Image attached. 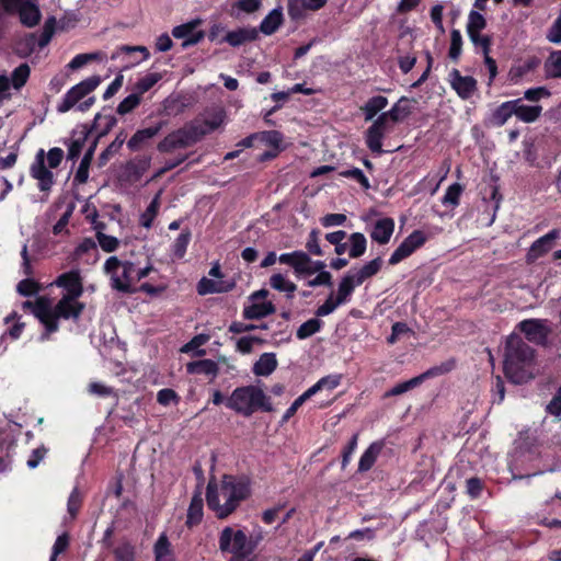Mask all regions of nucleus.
Wrapping results in <instances>:
<instances>
[{
  "label": "nucleus",
  "instance_id": "obj_59",
  "mask_svg": "<svg viewBox=\"0 0 561 561\" xmlns=\"http://www.w3.org/2000/svg\"><path fill=\"white\" fill-rule=\"evenodd\" d=\"M462 46V36L458 30H453L450 32V47H449V57L454 60H457L461 54Z\"/></svg>",
  "mask_w": 561,
  "mask_h": 561
},
{
  "label": "nucleus",
  "instance_id": "obj_62",
  "mask_svg": "<svg viewBox=\"0 0 561 561\" xmlns=\"http://www.w3.org/2000/svg\"><path fill=\"white\" fill-rule=\"evenodd\" d=\"M325 263L323 261H312L308 255V262H305L302 265V270L298 271L299 276H309L314 273H320L324 271Z\"/></svg>",
  "mask_w": 561,
  "mask_h": 561
},
{
  "label": "nucleus",
  "instance_id": "obj_38",
  "mask_svg": "<svg viewBox=\"0 0 561 561\" xmlns=\"http://www.w3.org/2000/svg\"><path fill=\"white\" fill-rule=\"evenodd\" d=\"M278 261L282 264L290 265L295 273L298 274V271L302 270V265L305 262H308V254L304 251H294L291 253H283L278 256Z\"/></svg>",
  "mask_w": 561,
  "mask_h": 561
},
{
  "label": "nucleus",
  "instance_id": "obj_29",
  "mask_svg": "<svg viewBox=\"0 0 561 561\" xmlns=\"http://www.w3.org/2000/svg\"><path fill=\"white\" fill-rule=\"evenodd\" d=\"M154 561H175L172 545L165 534H161L153 546Z\"/></svg>",
  "mask_w": 561,
  "mask_h": 561
},
{
  "label": "nucleus",
  "instance_id": "obj_4",
  "mask_svg": "<svg viewBox=\"0 0 561 561\" xmlns=\"http://www.w3.org/2000/svg\"><path fill=\"white\" fill-rule=\"evenodd\" d=\"M226 407L247 417L257 410L272 411L270 398L253 385L236 388L227 399Z\"/></svg>",
  "mask_w": 561,
  "mask_h": 561
},
{
  "label": "nucleus",
  "instance_id": "obj_1",
  "mask_svg": "<svg viewBox=\"0 0 561 561\" xmlns=\"http://www.w3.org/2000/svg\"><path fill=\"white\" fill-rule=\"evenodd\" d=\"M55 284L65 290L64 296L54 309L45 302L38 301L34 308V314L45 327V333L41 336L44 341L58 329L57 319H77L83 310V305L78 301L82 294V284L78 271H70L58 276Z\"/></svg>",
  "mask_w": 561,
  "mask_h": 561
},
{
  "label": "nucleus",
  "instance_id": "obj_55",
  "mask_svg": "<svg viewBox=\"0 0 561 561\" xmlns=\"http://www.w3.org/2000/svg\"><path fill=\"white\" fill-rule=\"evenodd\" d=\"M140 101L141 96H139L136 92H133L118 104L116 111L119 115L128 114L140 104Z\"/></svg>",
  "mask_w": 561,
  "mask_h": 561
},
{
  "label": "nucleus",
  "instance_id": "obj_41",
  "mask_svg": "<svg viewBox=\"0 0 561 561\" xmlns=\"http://www.w3.org/2000/svg\"><path fill=\"white\" fill-rule=\"evenodd\" d=\"M203 518V499L202 494H195L192 497L188 511H187V524L190 526L198 524Z\"/></svg>",
  "mask_w": 561,
  "mask_h": 561
},
{
  "label": "nucleus",
  "instance_id": "obj_36",
  "mask_svg": "<svg viewBox=\"0 0 561 561\" xmlns=\"http://www.w3.org/2000/svg\"><path fill=\"white\" fill-rule=\"evenodd\" d=\"M430 375H431V371H426V373H424L420 376H416L410 380L400 382V383L396 385L393 388H391L386 393V396L393 397V396H400L402 393H405V392L410 391L411 389L420 386L425 380V378L428 377Z\"/></svg>",
  "mask_w": 561,
  "mask_h": 561
},
{
  "label": "nucleus",
  "instance_id": "obj_37",
  "mask_svg": "<svg viewBox=\"0 0 561 561\" xmlns=\"http://www.w3.org/2000/svg\"><path fill=\"white\" fill-rule=\"evenodd\" d=\"M388 105V100L385 96L377 95L370 98L366 104L362 107L365 119L371 121L380 111H382Z\"/></svg>",
  "mask_w": 561,
  "mask_h": 561
},
{
  "label": "nucleus",
  "instance_id": "obj_57",
  "mask_svg": "<svg viewBox=\"0 0 561 561\" xmlns=\"http://www.w3.org/2000/svg\"><path fill=\"white\" fill-rule=\"evenodd\" d=\"M462 193V187L460 184L458 183H454L453 185H450L444 197H443V204L448 206H457L459 204V198H460V195Z\"/></svg>",
  "mask_w": 561,
  "mask_h": 561
},
{
  "label": "nucleus",
  "instance_id": "obj_14",
  "mask_svg": "<svg viewBox=\"0 0 561 561\" xmlns=\"http://www.w3.org/2000/svg\"><path fill=\"white\" fill-rule=\"evenodd\" d=\"M202 24L201 19H194L184 24L174 26L172 30V35L175 38L184 39L182 43L183 48H187L190 46L198 44L205 36L204 31L197 30V27Z\"/></svg>",
  "mask_w": 561,
  "mask_h": 561
},
{
  "label": "nucleus",
  "instance_id": "obj_40",
  "mask_svg": "<svg viewBox=\"0 0 561 561\" xmlns=\"http://www.w3.org/2000/svg\"><path fill=\"white\" fill-rule=\"evenodd\" d=\"M341 380H342L341 375H329V376H325V377L321 378L320 380H318L312 387L307 389V391L312 397L317 392L324 390V389L333 390L341 383Z\"/></svg>",
  "mask_w": 561,
  "mask_h": 561
},
{
  "label": "nucleus",
  "instance_id": "obj_18",
  "mask_svg": "<svg viewBox=\"0 0 561 561\" xmlns=\"http://www.w3.org/2000/svg\"><path fill=\"white\" fill-rule=\"evenodd\" d=\"M226 119V111L221 107H215L206 111L203 117L194 121V125L201 131V138L218 127H220Z\"/></svg>",
  "mask_w": 561,
  "mask_h": 561
},
{
  "label": "nucleus",
  "instance_id": "obj_2",
  "mask_svg": "<svg viewBox=\"0 0 561 561\" xmlns=\"http://www.w3.org/2000/svg\"><path fill=\"white\" fill-rule=\"evenodd\" d=\"M250 495V483L245 478L224 476L219 483L209 481L206 500L209 510L218 518H226Z\"/></svg>",
  "mask_w": 561,
  "mask_h": 561
},
{
  "label": "nucleus",
  "instance_id": "obj_51",
  "mask_svg": "<svg viewBox=\"0 0 561 561\" xmlns=\"http://www.w3.org/2000/svg\"><path fill=\"white\" fill-rule=\"evenodd\" d=\"M38 48L37 36L34 34L26 35L24 38L19 41L15 46V50L20 56L26 57Z\"/></svg>",
  "mask_w": 561,
  "mask_h": 561
},
{
  "label": "nucleus",
  "instance_id": "obj_45",
  "mask_svg": "<svg viewBox=\"0 0 561 561\" xmlns=\"http://www.w3.org/2000/svg\"><path fill=\"white\" fill-rule=\"evenodd\" d=\"M270 285L275 290L284 291L288 296H291L296 290V285L293 282H290L286 276L279 273L271 276Z\"/></svg>",
  "mask_w": 561,
  "mask_h": 561
},
{
  "label": "nucleus",
  "instance_id": "obj_22",
  "mask_svg": "<svg viewBox=\"0 0 561 561\" xmlns=\"http://www.w3.org/2000/svg\"><path fill=\"white\" fill-rule=\"evenodd\" d=\"M394 231V221L391 218L378 219L373 228L370 238L379 244H387Z\"/></svg>",
  "mask_w": 561,
  "mask_h": 561
},
{
  "label": "nucleus",
  "instance_id": "obj_9",
  "mask_svg": "<svg viewBox=\"0 0 561 561\" xmlns=\"http://www.w3.org/2000/svg\"><path fill=\"white\" fill-rule=\"evenodd\" d=\"M201 139V131L190 123L183 128L174 130L165 136L159 144L158 150L160 152H171L175 149L186 148Z\"/></svg>",
  "mask_w": 561,
  "mask_h": 561
},
{
  "label": "nucleus",
  "instance_id": "obj_28",
  "mask_svg": "<svg viewBox=\"0 0 561 561\" xmlns=\"http://www.w3.org/2000/svg\"><path fill=\"white\" fill-rule=\"evenodd\" d=\"M412 111L411 100L402 96L390 111L382 113L380 116H385V121L389 123L391 119L393 123L405 119Z\"/></svg>",
  "mask_w": 561,
  "mask_h": 561
},
{
  "label": "nucleus",
  "instance_id": "obj_26",
  "mask_svg": "<svg viewBox=\"0 0 561 561\" xmlns=\"http://www.w3.org/2000/svg\"><path fill=\"white\" fill-rule=\"evenodd\" d=\"M328 0H288V13L293 19L302 15L305 10L318 11L327 4Z\"/></svg>",
  "mask_w": 561,
  "mask_h": 561
},
{
  "label": "nucleus",
  "instance_id": "obj_54",
  "mask_svg": "<svg viewBox=\"0 0 561 561\" xmlns=\"http://www.w3.org/2000/svg\"><path fill=\"white\" fill-rule=\"evenodd\" d=\"M30 67L27 64H22L16 67L12 72L11 83L14 89H21L30 77Z\"/></svg>",
  "mask_w": 561,
  "mask_h": 561
},
{
  "label": "nucleus",
  "instance_id": "obj_20",
  "mask_svg": "<svg viewBox=\"0 0 561 561\" xmlns=\"http://www.w3.org/2000/svg\"><path fill=\"white\" fill-rule=\"evenodd\" d=\"M559 231L553 229L547 234L537 239L529 248L526 259L527 262H535L543 254L548 253L554 245L556 240L559 238Z\"/></svg>",
  "mask_w": 561,
  "mask_h": 561
},
{
  "label": "nucleus",
  "instance_id": "obj_35",
  "mask_svg": "<svg viewBox=\"0 0 561 561\" xmlns=\"http://www.w3.org/2000/svg\"><path fill=\"white\" fill-rule=\"evenodd\" d=\"M347 244L350 257L357 259L366 252L367 240L363 233L354 232L350 236Z\"/></svg>",
  "mask_w": 561,
  "mask_h": 561
},
{
  "label": "nucleus",
  "instance_id": "obj_13",
  "mask_svg": "<svg viewBox=\"0 0 561 561\" xmlns=\"http://www.w3.org/2000/svg\"><path fill=\"white\" fill-rule=\"evenodd\" d=\"M30 175L37 181V186L42 192H48L55 183V176L45 163V150L39 149L30 167Z\"/></svg>",
  "mask_w": 561,
  "mask_h": 561
},
{
  "label": "nucleus",
  "instance_id": "obj_19",
  "mask_svg": "<svg viewBox=\"0 0 561 561\" xmlns=\"http://www.w3.org/2000/svg\"><path fill=\"white\" fill-rule=\"evenodd\" d=\"M449 83L459 98L467 100L477 90V80L471 76H462L459 70L453 69L449 75Z\"/></svg>",
  "mask_w": 561,
  "mask_h": 561
},
{
  "label": "nucleus",
  "instance_id": "obj_43",
  "mask_svg": "<svg viewBox=\"0 0 561 561\" xmlns=\"http://www.w3.org/2000/svg\"><path fill=\"white\" fill-rule=\"evenodd\" d=\"M548 78H561V50L552 51L545 64Z\"/></svg>",
  "mask_w": 561,
  "mask_h": 561
},
{
  "label": "nucleus",
  "instance_id": "obj_23",
  "mask_svg": "<svg viewBox=\"0 0 561 561\" xmlns=\"http://www.w3.org/2000/svg\"><path fill=\"white\" fill-rule=\"evenodd\" d=\"M164 126L165 122H159L156 126L137 130L127 142L128 149L131 151L139 150L142 144L157 136Z\"/></svg>",
  "mask_w": 561,
  "mask_h": 561
},
{
  "label": "nucleus",
  "instance_id": "obj_6",
  "mask_svg": "<svg viewBox=\"0 0 561 561\" xmlns=\"http://www.w3.org/2000/svg\"><path fill=\"white\" fill-rule=\"evenodd\" d=\"M103 272L110 277L111 287L121 293H135L137 290L133 283L134 263L119 260L117 256H110L104 265Z\"/></svg>",
  "mask_w": 561,
  "mask_h": 561
},
{
  "label": "nucleus",
  "instance_id": "obj_42",
  "mask_svg": "<svg viewBox=\"0 0 561 561\" xmlns=\"http://www.w3.org/2000/svg\"><path fill=\"white\" fill-rule=\"evenodd\" d=\"M105 55L101 51L76 55L67 65L70 70H79L94 60H103Z\"/></svg>",
  "mask_w": 561,
  "mask_h": 561
},
{
  "label": "nucleus",
  "instance_id": "obj_44",
  "mask_svg": "<svg viewBox=\"0 0 561 561\" xmlns=\"http://www.w3.org/2000/svg\"><path fill=\"white\" fill-rule=\"evenodd\" d=\"M162 76L158 72H150L141 77L134 87V92H136L139 96L149 91L158 81H160Z\"/></svg>",
  "mask_w": 561,
  "mask_h": 561
},
{
  "label": "nucleus",
  "instance_id": "obj_30",
  "mask_svg": "<svg viewBox=\"0 0 561 561\" xmlns=\"http://www.w3.org/2000/svg\"><path fill=\"white\" fill-rule=\"evenodd\" d=\"M283 23V11L280 8L273 9L261 22L260 32L264 35L274 34Z\"/></svg>",
  "mask_w": 561,
  "mask_h": 561
},
{
  "label": "nucleus",
  "instance_id": "obj_11",
  "mask_svg": "<svg viewBox=\"0 0 561 561\" xmlns=\"http://www.w3.org/2000/svg\"><path fill=\"white\" fill-rule=\"evenodd\" d=\"M5 11L18 12L20 21L25 26L32 27L36 25L41 19L38 7L33 0H1Z\"/></svg>",
  "mask_w": 561,
  "mask_h": 561
},
{
  "label": "nucleus",
  "instance_id": "obj_46",
  "mask_svg": "<svg viewBox=\"0 0 561 561\" xmlns=\"http://www.w3.org/2000/svg\"><path fill=\"white\" fill-rule=\"evenodd\" d=\"M262 7V0H236L232 4V14L239 13H254Z\"/></svg>",
  "mask_w": 561,
  "mask_h": 561
},
{
  "label": "nucleus",
  "instance_id": "obj_56",
  "mask_svg": "<svg viewBox=\"0 0 561 561\" xmlns=\"http://www.w3.org/2000/svg\"><path fill=\"white\" fill-rule=\"evenodd\" d=\"M96 240L101 249L105 252H114L119 247V240L117 238L105 234L101 231L96 232Z\"/></svg>",
  "mask_w": 561,
  "mask_h": 561
},
{
  "label": "nucleus",
  "instance_id": "obj_49",
  "mask_svg": "<svg viewBox=\"0 0 561 561\" xmlns=\"http://www.w3.org/2000/svg\"><path fill=\"white\" fill-rule=\"evenodd\" d=\"M93 156V148H90L89 151L82 158L79 168L75 174V183L83 184L88 181L89 178V167Z\"/></svg>",
  "mask_w": 561,
  "mask_h": 561
},
{
  "label": "nucleus",
  "instance_id": "obj_64",
  "mask_svg": "<svg viewBox=\"0 0 561 561\" xmlns=\"http://www.w3.org/2000/svg\"><path fill=\"white\" fill-rule=\"evenodd\" d=\"M547 39L553 44H561V15H559L547 33Z\"/></svg>",
  "mask_w": 561,
  "mask_h": 561
},
{
  "label": "nucleus",
  "instance_id": "obj_53",
  "mask_svg": "<svg viewBox=\"0 0 561 561\" xmlns=\"http://www.w3.org/2000/svg\"><path fill=\"white\" fill-rule=\"evenodd\" d=\"M486 26L485 18L478 11H471L468 15L467 33H481Z\"/></svg>",
  "mask_w": 561,
  "mask_h": 561
},
{
  "label": "nucleus",
  "instance_id": "obj_12",
  "mask_svg": "<svg viewBox=\"0 0 561 561\" xmlns=\"http://www.w3.org/2000/svg\"><path fill=\"white\" fill-rule=\"evenodd\" d=\"M430 236L422 230L412 231L393 251L389 259V264L396 265L402 260L410 256L414 251L420 249L428 240Z\"/></svg>",
  "mask_w": 561,
  "mask_h": 561
},
{
  "label": "nucleus",
  "instance_id": "obj_34",
  "mask_svg": "<svg viewBox=\"0 0 561 561\" xmlns=\"http://www.w3.org/2000/svg\"><path fill=\"white\" fill-rule=\"evenodd\" d=\"M186 369L190 374H203L215 378L218 374V365L211 359H202L188 363Z\"/></svg>",
  "mask_w": 561,
  "mask_h": 561
},
{
  "label": "nucleus",
  "instance_id": "obj_52",
  "mask_svg": "<svg viewBox=\"0 0 561 561\" xmlns=\"http://www.w3.org/2000/svg\"><path fill=\"white\" fill-rule=\"evenodd\" d=\"M321 327H322V322L317 318H312V319L304 322L298 328L296 335L299 340H305V339L313 335L314 333L319 332Z\"/></svg>",
  "mask_w": 561,
  "mask_h": 561
},
{
  "label": "nucleus",
  "instance_id": "obj_10",
  "mask_svg": "<svg viewBox=\"0 0 561 561\" xmlns=\"http://www.w3.org/2000/svg\"><path fill=\"white\" fill-rule=\"evenodd\" d=\"M268 291L260 289L252 293L243 308V317L249 320L261 319L275 312L276 308L267 300Z\"/></svg>",
  "mask_w": 561,
  "mask_h": 561
},
{
  "label": "nucleus",
  "instance_id": "obj_31",
  "mask_svg": "<svg viewBox=\"0 0 561 561\" xmlns=\"http://www.w3.org/2000/svg\"><path fill=\"white\" fill-rule=\"evenodd\" d=\"M382 265V260L380 257H376L366 264H364L360 267H354L350 270L354 276L357 278V280L360 283V285L368 278L376 275Z\"/></svg>",
  "mask_w": 561,
  "mask_h": 561
},
{
  "label": "nucleus",
  "instance_id": "obj_33",
  "mask_svg": "<svg viewBox=\"0 0 561 561\" xmlns=\"http://www.w3.org/2000/svg\"><path fill=\"white\" fill-rule=\"evenodd\" d=\"M382 449V444L379 442H375L369 445V447L362 455L358 462V470L364 472L368 471L377 460L380 451Z\"/></svg>",
  "mask_w": 561,
  "mask_h": 561
},
{
  "label": "nucleus",
  "instance_id": "obj_7",
  "mask_svg": "<svg viewBox=\"0 0 561 561\" xmlns=\"http://www.w3.org/2000/svg\"><path fill=\"white\" fill-rule=\"evenodd\" d=\"M255 543L239 527H225L219 535V549L234 559H247L254 550Z\"/></svg>",
  "mask_w": 561,
  "mask_h": 561
},
{
  "label": "nucleus",
  "instance_id": "obj_50",
  "mask_svg": "<svg viewBox=\"0 0 561 561\" xmlns=\"http://www.w3.org/2000/svg\"><path fill=\"white\" fill-rule=\"evenodd\" d=\"M85 254L91 255V262H95L98 257V248L95 241L90 238L82 240L75 251L76 259H82Z\"/></svg>",
  "mask_w": 561,
  "mask_h": 561
},
{
  "label": "nucleus",
  "instance_id": "obj_32",
  "mask_svg": "<svg viewBox=\"0 0 561 561\" xmlns=\"http://www.w3.org/2000/svg\"><path fill=\"white\" fill-rule=\"evenodd\" d=\"M277 366L275 354L264 353L260 356L259 360L253 366V373L256 376H268Z\"/></svg>",
  "mask_w": 561,
  "mask_h": 561
},
{
  "label": "nucleus",
  "instance_id": "obj_8",
  "mask_svg": "<svg viewBox=\"0 0 561 561\" xmlns=\"http://www.w3.org/2000/svg\"><path fill=\"white\" fill-rule=\"evenodd\" d=\"M520 456L524 458L522 461L533 462L535 459L540 458L542 467L537 471L527 476H513L514 480L529 478L545 472H558L561 471V445L547 448L543 453L539 451L538 448H531L524 451L522 446L519 447Z\"/></svg>",
  "mask_w": 561,
  "mask_h": 561
},
{
  "label": "nucleus",
  "instance_id": "obj_60",
  "mask_svg": "<svg viewBox=\"0 0 561 561\" xmlns=\"http://www.w3.org/2000/svg\"><path fill=\"white\" fill-rule=\"evenodd\" d=\"M117 561H135V548L128 542L121 543L114 550Z\"/></svg>",
  "mask_w": 561,
  "mask_h": 561
},
{
  "label": "nucleus",
  "instance_id": "obj_16",
  "mask_svg": "<svg viewBox=\"0 0 561 561\" xmlns=\"http://www.w3.org/2000/svg\"><path fill=\"white\" fill-rule=\"evenodd\" d=\"M518 327L526 339L536 344H543L550 333L548 321L542 319L524 320Z\"/></svg>",
  "mask_w": 561,
  "mask_h": 561
},
{
  "label": "nucleus",
  "instance_id": "obj_15",
  "mask_svg": "<svg viewBox=\"0 0 561 561\" xmlns=\"http://www.w3.org/2000/svg\"><path fill=\"white\" fill-rule=\"evenodd\" d=\"M390 129V125L385 121V116L379 115L366 131V145L371 152L377 154L383 152L382 139Z\"/></svg>",
  "mask_w": 561,
  "mask_h": 561
},
{
  "label": "nucleus",
  "instance_id": "obj_17",
  "mask_svg": "<svg viewBox=\"0 0 561 561\" xmlns=\"http://www.w3.org/2000/svg\"><path fill=\"white\" fill-rule=\"evenodd\" d=\"M149 58V51L145 46H122L111 56L113 60H122L123 68L127 69Z\"/></svg>",
  "mask_w": 561,
  "mask_h": 561
},
{
  "label": "nucleus",
  "instance_id": "obj_25",
  "mask_svg": "<svg viewBox=\"0 0 561 561\" xmlns=\"http://www.w3.org/2000/svg\"><path fill=\"white\" fill-rule=\"evenodd\" d=\"M514 115L524 123H534L541 115L542 107L540 105H526L520 99L513 100Z\"/></svg>",
  "mask_w": 561,
  "mask_h": 561
},
{
  "label": "nucleus",
  "instance_id": "obj_61",
  "mask_svg": "<svg viewBox=\"0 0 561 561\" xmlns=\"http://www.w3.org/2000/svg\"><path fill=\"white\" fill-rule=\"evenodd\" d=\"M88 392L96 397H111L114 396V389L100 381H91L88 386Z\"/></svg>",
  "mask_w": 561,
  "mask_h": 561
},
{
  "label": "nucleus",
  "instance_id": "obj_47",
  "mask_svg": "<svg viewBox=\"0 0 561 561\" xmlns=\"http://www.w3.org/2000/svg\"><path fill=\"white\" fill-rule=\"evenodd\" d=\"M536 66V61L528 60L524 64L513 66L508 72V79L514 84H517L520 82L522 78L530 72Z\"/></svg>",
  "mask_w": 561,
  "mask_h": 561
},
{
  "label": "nucleus",
  "instance_id": "obj_27",
  "mask_svg": "<svg viewBox=\"0 0 561 561\" xmlns=\"http://www.w3.org/2000/svg\"><path fill=\"white\" fill-rule=\"evenodd\" d=\"M360 286V283L354 276V274L348 271L340 280L336 297L339 298V302H343L344 305L351 300L352 294L356 287Z\"/></svg>",
  "mask_w": 561,
  "mask_h": 561
},
{
  "label": "nucleus",
  "instance_id": "obj_24",
  "mask_svg": "<svg viewBox=\"0 0 561 561\" xmlns=\"http://www.w3.org/2000/svg\"><path fill=\"white\" fill-rule=\"evenodd\" d=\"M259 32L255 27H239L226 34L224 41L230 46L238 47L244 43L255 41Z\"/></svg>",
  "mask_w": 561,
  "mask_h": 561
},
{
  "label": "nucleus",
  "instance_id": "obj_58",
  "mask_svg": "<svg viewBox=\"0 0 561 561\" xmlns=\"http://www.w3.org/2000/svg\"><path fill=\"white\" fill-rule=\"evenodd\" d=\"M344 305L343 302H339V298L334 297L333 294H331L328 299L318 307L316 311L317 317H325L334 312V310Z\"/></svg>",
  "mask_w": 561,
  "mask_h": 561
},
{
  "label": "nucleus",
  "instance_id": "obj_21",
  "mask_svg": "<svg viewBox=\"0 0 561 561\" xmlns=\"http://www.w3.org/2000/svg\"><path fill=\"white\" fill-rule=\"evenodd\" d=\"M236 286V283L230 279H217L203 277L197 283V293L202 296L209 294H224L232 290Z\"/></svg>",
  "mask_w": 561,
  "mask_h": 561
},
{
  "label": "nucleus",
  "instance_id": "obj_5",
  "mask_svg": "<svg viewBox=\"0 0 561 561\" xmlns=\"http://www.w3.org/2000/svg\"><path fill=\"white\" fill-rule=\"evenodd\" d=\"M101 79L98 76H93L87 78L72 87L64 96L62 101L58 104L57 110L60 113H66L70 108L77 106L78 111L85 112L88 111L94 103V96H89L88 99L80 102L88 94H90L93 90L98 88Z\"/></svg>",
  "mask_w": 561,
  "mask_h": 561
},
{
  "label": "nucleus",
  "instance_id": "obj_48",
  "mask_svg": "<svg viewBox=\"0 0 561 561\" xmlns=\"http://www.w3.org/2000/svg\"><path fill=\"white\" fill-rule=\"evenodd\" d=\"M159 207H160V193H158L153 197V199L151 201V203L149 204V206L147 207L145 213L140 216L141 226H144L145 228L151 227L152 221L158 214Z\"/></svg>",
  "mask_w": 561,
  "mask_h": 561
},
{
  "label": "nucleus",
  "instance_id": "obj_63",
  "mask_svg": "<svg viewBox=\"0 0 561 561\" xmlns=\"http://www.w3.org/2000/svg\"><path fill=\"white\" fill-rule=\"evenodd\" d=\"M259 139L264 144L277 149L283 140V136L276 130H270L259 133Z\"/></svg>",
  "mask_w": 561,
  "mask_h": 561
},
{
  "label": "nucleus",
  "instance_id": "obj_39",
  "mask_svg": "<svg viewBox=\"0 0 561 561\" xmlns=\"http://www.w3.org/2000/svg\"><path fill=\"white\" fill-rule=\"evenodd\" d=\"M514 105L512 101H507L502 103L492 114V123L495 126H503L513 115H514Z\"/></svg>",
  "mask_w": 561,
  "mask_h": 561
},
{
  "label": "nucleus",
  "instance_id": "obj_3",
  "mask_svg": "<svg viewBox=\"0 0 561 561\" xmlns=\"http://www.w3.org/2000/svg\"><path fill=\"white\" fill-rule=\"evenodd\" d=\"M534 359V351L518 335L512 334L506 342L504 371L515 383L525 382L531 377L527 370Z\"/></svg>",
  "mask_w": 561,
  "mask_h": 561
}]
</instances>
